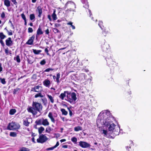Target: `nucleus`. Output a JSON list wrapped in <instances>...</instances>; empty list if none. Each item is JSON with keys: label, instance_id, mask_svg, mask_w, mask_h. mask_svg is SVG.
<instances>
[{"label": "nucleus", "instance_id": "f257e3e1", "mask_svg": "<svg viewBox=\"0 0 151 151\" xmlns=\"http://www.w3.org/2000/svg\"><path fill=\"white\" fill-rule=\"evenodd\" d=\"M115 119L111 115L110 112L107 110H104L101 112L99 115L96 120V124L99 127L101 125H103L104 127L107 129H103L102 133L105 136H108L109 135L114 134V135H118L122 130L120 129L119 126L116 125L113 122Z\"/></svg>", "mask_w": 151, "mask_h": 151}, {"label": "nucleus", "instance_id": "f03ea898", "mask_svg": "<svg viewBox=\"0 0 151 151\" xmlns=\"http://www.w3.org/2000/svg\"><path fill=\"white\" fill-rule=\"evenodd\" d=\"M42 106L40 103L33 101L32 103V107L28 106L27 108L28 111L31 113L33 115H35L37 112H40L42 110Z\"/></svg>", "mask_w": 151, "mask_h": 151}, {"label": "nucleus", "instance_id": "7ed1b4c3", "mask_svg": "<svg viewBox=\"0 0 151 151\" xmlns=\"http://www.w3.org/2000/svg\"><path fill=\"white\" fill-rule=\"evenodd\" d=\"M67 92V96L65 100L70 104H75L77 99L76 94L74 92H71L68 91Z\"/></svg>", "mask_w": 151, "mask_h": 151}, {"label": "nucleus", "instance_id": "20e7f679", "mask_svg": "<svg viewBox=\"0 0 151 151\" xmlns=\"http://www.w3.org/2000/svg\"><path fill=\"white\" fill-rule=\"evenodd\" d=\"M66 8H68L66 10L67 13H69L71 12H76V5L73 2L70 1L67 2L65 4L64 7L65 9Z\"/></svg>", "mask_w": 151, "mask_h": 151}, {"label": "nucleus", "instance_id": "39448f33", "mask_svg": "<svg viewBox=\"0 0 151 151\" xmlns=\"http://www.w3.org/2000/svg\"><path fill=\"white\" fill-rule=\"evenodd\" d=\"M104 57H105L107 64L110 67H114L117 65V63L113 59L112 55L110 53H108L107 56L105 55Z\"/></svg>", "mask_w": 151, "mask_h": 151}, {"label": "nucleus", "instance_id": "423d86ee", "mask_svg": "<svg viewBox=\"0 0 151 151\" xmlns=\"http://www.w3.org/2000/svg\"><path fill=\"white\" fill-rule=\"evenodd\" d=\"M35 123L37 125H43L44 126H47L49 125V123L47 119L41 118L37 120L35 122Z\"/></svg>", "mask_w": 151, "mask_h": 151}, {"label": "nucleus", "instance_id": "0eeeda50", "mask_svg": "<svg viewBox=\"0 0 151 151\" xmlns=\"http://www.w3.org/2000/svg\"><path fill=\"white\" fill-rule=\"evenodd\" d=\"M101 48L102 50L106 52V54H104V56L105 55L107 56L108 55V53H110L109 52L110 50V46L106 42H104V43L102 44L101 45Z\"/></svg>", "mask_w": 151, "mask_h": 151}, {"label": "nucleus", "instance_id": "6e6552de", "mask_svg": "<svg viewBox=\"0 0 151 151\" xmlns=\"http://www.w3.org/2000/svg\"><path fill=\"white\" fill-rule=\"evenodd\" d=\"M20 127L19 124L14 122L10 123L8 126V129L10 130H14L18 129Z\"/></svg>", "mask_w": 151, "mask_h": 151}, {"label": "nucleus", "instance_id": "1a4fd4ad", "mask_svg": "<svg viewBox=\"0 0 151 151\" xmlns=\"http://www.w3.org/2000/svg\"><path fill=\"white\" fill-rule=\"evenodd\" d=\"M48 139L45 135L41 134L39 135V137L37 139V141L38 143H42L46 142Z\"/></svg>", "mask_w": 151, "mask_h": 151}, {"label": "nucleus", "instance_id": "9d476101", "mask_svg": "<svg viewBox=\"0 0 151 151\" xmlns=\"http://www.w3.org/2000/svg\"><path fill=\"white\" fill-rule=\"evenodd\" d=\"M87 76L84 73H81L77 75L76 77V79L81 82H83L86 80Z\"/></svg>", "mask_w": 151, "mask_h": 151}, {"label": "nucleus", "instance_id": "9b49d317", "mask_svg": "<svg viewBox=\"0 0 151 151\" xmlns=\"http://www.w3.org/2000/svg\"><path fill=\"white\" fill-rule=\"evenodd\" d=\"M31 91L37 92H41L42 91V87L38 85L31 88Z\"/></svg>", "mask_w": 151, "mask_h": 151}, {"label": "nucleus", "instance_id": "f8f14e48", "mask_svg": "<svg viewBox=\"0 0 151 151\" xmlns=\"http://www.w3.org/2000/svg\"><path fill=\"white\" fill-rule=\"evenodd\" d=\"M79 145L82 147L86 148L90 147L91 146L89 143L83 141H80L79 143Z\"/></svg>", "mask_w": 151, "mask_h": 151}, {"label": "nucleus", "instance_id": "ddd939ff", "mask_svg": "<svg viewBox=\"0 0 151 151\" xmlns=\"http://www.w3.org/2000/svg\"><path fill=\"white\" fill-rule=\"evenodd\" d=\"M5 42L6 45L8 47H10L13 45V41L11 37H9L6 39Z\"/></svg>", "mask_w": 151, "mask_h": 151}, {"label": "nucleus", "instance_id": "4468645a", "mask_svg": "<svg viewBox=\"0 0 151 151\" xmlns=\"http://www.w3.org/2000/svg\"><path fill=\"white\" fill-rule=\"evenodd\" d=\"M35 38V36L34 35H32L29 38V39L26 42V44L30 45H33Z\"/></svg>", "mask_w": 151, "mask_h": 151}, {"label": "nucleus", "instance_id": "2eb2a0df", "mask_svg": "<svg viewBox=\"0 0 151 151\" xmlns=\"http://www.w3.org/2000/svg\"><path fill=\"white\" fill-rule=\"evenodd\" d=\"M67 92H68V91H64L63 93H62L59 96V98L62 100H63L65 98H66L67 94Z\"/></svg>", "mask_w": 151, "mask_h": 151}, {"label": "nucleus", "instance_id": "dca6fc26", "mask_svg": "<svg viewBox=\"0 0 151 151\" xmlns=\"http://www.w3.org/2000/svg\"><path fill=\"white\" fill-rule=\"evenodd\" d=\"M43 33V32L42 29V28L41 27L39 26L37 31L36 38H38L39 35H42Z\"/></svg>", "mask_w": 151, "mask_h": 151}, {"label": "nucleus", "instance_id": "f3484780", "mask_svg": "<svg viewBox=\"0 0 151 151\" xmlns=\"http://www.w3.org/2000/svg\"><path fill=\"white\" fill-rule=\"evenodd\" d=\"M82 3L83 4V7L86 8L88 9V5L87 0H81Z\"/></svg>", "mask_w": 151, "mask_h": 151}, {"label": "nucleus", "instance_id": "a211bd4d", "mask_svg": "<svg viewBox=\"0 0 151 151\" xmlns=\"http://www.w3.org/2000/svg\"><path fill=\"white\" fill-rule=\"evenodd\" d=\"M43 84L46 87H49L50 84V82L49 80L46 79L43 82Z\"/></svg>", "mask_w": 151, "mask_h": 151}, {"label": "nucleus", "instance_id": "6ab92c4d", "mask_svg": "<svg viewBox=\"0 0 151 151\" xmlns=\"http://www.w3.org/2000/svg\"><path fill=\"white\" fill-rule=\"evenodd\" d=\"M48 117L50 119L52 122L53 123H55V120L52 116V112H50L48 114Z\"/></svg>", "mask_w": 151, "mask_h": 151}, {"label": "nucleus", "instance_id": "aec40b11", "mask_svg": "<svg viewBox=\"0 0 151 151\" xmlns=\"http://www.w3.org/2000/svg\"><path fill=\"white\" fill-rule=\"evenodd\" d=\"M37 11L38 12L39 14L38 16L39 17H40L42 13V9L40 6H38L37 8Z\"/></svg>", "mask_w": 151, "mask_h": 151}, {"label": "nucleus", "instance_id": "412c9836", "mask_svg": "<svg viewBox=\"0 0 151 151\" xmlns=\"http://www.w3.org/2000/svg\"><path fill=\"white\" fill-rule=\"evenodd\" d=\"M44 96V94L42 93L41 92H39L38 93L35 95V98H37L39 97L43 98Z\"/></svg>", "mask_w": 151, "mask_h": 151}, {"label": "nucleus", "instance_id": "4be33fe9", "mask_svg": "<svg viewBox=\"0 0 151 151\" xmlns=\"http://www.w3.org/2000/svg\"><path fill=\"white\" fill-rule=\"evenodd\" d=\"M56 10L55 9H54L53 10V14H52V17L53 18V19L54 20H55L57 19V15L55 14L56 12Z\"/></svg>", "mask_w": 151, "mask_h": 151}, {"label": "nucleus", "instance_id": "5701e85b", "mask_svg": "<svg viewBox=\"0 0 151 151\" xmlns=\"http://www.w3.org/2000/svg\"><path fill=\"white\" fill-rule=\"evenodd\" d=\"M60 77V73H58L57 74L56 76V79L55 80V81L56 82L58 83H59L60 82L59 81V79Z\"/></svg>", "mask_w": 151, "mask_h": 151}, {"label": "nucleus", "instance_id": "b1692460", "mask_svg": "<svg viewBox=\"0 0 151 151\" xmlns=\"http://www.w3.org/2000/svg\"><path fill=\"white\" fill-rule=\"evenodd\" d=\"M4 4L7 7H9L10 6V1L9 0H5L4 1Z\"/></svg>", "mask_w": 151, "mask_h": 151}, {"label": "nucleus", "instance_id": "393cba45", "mask_svg": "<svg viewBox=\"0 0 151 151\" xmlns=\"http://www.w3.org/2000/svg\"><path fill=\"white\" fill-rule=\"evenodd\" d=\"M47 96L50 101L51 102L52 104L54 102L53 97H52L51 95H50L49 94H47Z\"/></svg>", "mask_w": 151, "mask_h": 151}, {"label": "nucleus", "instance_id": "a878e982", "mask_svg": "<svg viewBox=\"0 0 151 151\" xmlns=\"http://www.w3.org/2000/svg\"><path fill=\"white\" fill-rule=\"evenodd\" d=\"M16 112V111L15 109H11L9 111V114L10 115H14Z\"/></svg>", "mask_w": 151, "mask_h": 151}, {"label": "nucleus", "instance_id": "bb28decb", "mask_svg": "<svg viewBox=\"0 0 151 151\" xmlns=\"http://www.w3.org/2000/svg\"><path fill=\"white\" fill-rule=\"evenodd\" d=\"M45 130L44 128L42 127H41L40 128H38V131L39 133L40 134H41L42 133L43 131Z\"/></svg>", "mask_w": 151, "mask_h": 151}, {"label": "nucleus", "instance_id": "cd10ccee", "mask_svg": "<svg viewBox=\"0 0 151 151\" xmlns=\"http://www.w3.org/2000/svg\"><path fill=\"white\" fill-rule=\"evenodd\" d=\"M32 50L34 53L36 55L39 54L42 52V50H38L35 49H33Z\"/></svg>", "mask_w": 151, "mask_h": 151}, {"label": "nucleus", "instance_id": "c85d7f7f", "mask_svg": "<svg viewBox=\"0 0 151 151\" xmlns=\"http://www.w3.org/2000/svg\"><path fill=\"white\" fill-rule=\"evenodd\" d=\"M75 131L77 132L79 131L82 130V128L80 126H78V127H75L74 128Z\"/></svg>", "mask_w": 151, "mask_h": 151}, {"label": "nucleus", "instance_id": "c756f323", "mask_svg": "<svg viewBox=\"0 0 151 151\" xmlns=\"http://www.w3.org/2000/svg\"><path fill=\"white\" fill-rule=\"evenodd\" d=\"M73 23L71 22H69L67 23V24L68 25H70V27H72L73 29H75V26L73 25Z\"/></svg>", "mask_w": 151, "mask_h": 151}, {"label": "nucleus", "instance_id": "7c9ffc66", "mask_svg": "<svg viewBox=\"0 0 151 151\" xmlns=\"http://www.w3.org/2000/svg\"><path fill=\"white\" fill-rule=\"evenodd\" d=\"M4 51L5 53L7 55L9 53L10 54H11V51L9 50V48L8 47H7L5 49Z\"/></svg>", "mask_w": 151, "mask_h": 151}, {"label": "nucleus", "instance_id": "2f4dec72", "mask_svg": "<svg viewBox=\"0 0 151 151\" xmlns=\"http://www.w3.org/2000/svg\"><path fill=\"white\" fill-rule=\"evenodd\" d=\"M29 149L25 147H22L19 151H29Z\"/></svg>", "mask_w": 151, "mask_h": 151}, {"label": "nucleus", "instance_id": "473e14b6", "mask_svg": "<svg viewBox=\"0 0 151 151\" xmlns=\"http://www.w3.org/2000/svg\"><path fill=\"white\" fill-rule=\"evenodd\" d=\"M61 111L62 112V114L66 115L68 114V112L64 109H61Z\"/></svg>", "mask_w": 151, "mask_h": 151}, {"label": "nucleus", "instance_id": "72a5a7b5", "mask_svg": "<svg viewBox=\"0 0 151 151\" xmlns=\"http://www.w3.org/2000/svg\"><path fill=\"white\" fill-rule=\"evenodd\" d=\"M0 81L2 84L4 85L6 84V83L5 79L4 78H2L0 77Z\"/></svg>", "mask_w": 151, "mask_h": 151}, {"label": "nucleus", "instance_id": "f704fd0d", "mask_svg": "<svg viewBox=\"0 0 151 151\" xmlns=\"http://www.w3.org/2000/svg\"><path fill=\"white\" fill-rule=\"evenodd\" d=\"M14 59L15 60H16L17 63H19L20 62V60L19 58V57L18 55L16 57H14Z\"/></svg>", "mask_w": 151, "mask_h": 151}, {"label": "nucleus", "instance_id": "c9c22d12", "mask_svg": "<svg viewBox=\"0 0 151 151\" xmlns=\"http://www.w3.org/2000/svg\"><path fill=\"white\" fill-rule=\"evenodd\" d=\"M30 19L31 20H33V21H34L35 20V17L34 14H31L30 15Z\"/></svg>", "mask_w": 151, "mask_h": 151}, {"label": "nucleus", "instance_id": "e433bc0d", "mask_svg": "<svg viewBox=\"0 0 151 151\" xmlns=\"http://www.w3.org/2000/svg\"><path fill=\"white\" fill-rule=\"evenodd\" d=\"M102 24V22L101 21H99L98 24L99 26L101 29L103 30L104 26H103Z\"/></svg>", "mask_w": 151, "mask_h": 151}, {"label": "nucleus", "instance_id": "4c0bfd02", "mask_svg": "<svg viewBox=\"0 0 151 151\" xmlns=\"http://www.w3.org/2000/svg\"><path fill=\"white\" fill-rule=\"evenodd\" d=\"M17 133L15 132H11L10 133V136L11 137H15L17 136Z\"/></svg>", "mask_w": 151, "mask_h": 151}, {"label": "nucleus", "instance_id": "58836bf2", "mask_svg": "<svg viewBox=\"0 0 151 151\" xmlns=\"http://www.w3.org/2000/svg\"><path fill=\"white\" fill-rule=\"evenodd\" d=\"M6 37V36L4 35L3 32L0 33V37L1 39H3Z\"/></svg>", "mask_w": 151, "mask_h": 151}, {"label": "nucleus", "instance_id": "ea45409f", "mask_svg": "<svg viewBox=\"0 0 151 151\" xmlns=\"http://www.w3.org/2000/svg\"><path fill=\"white\" fill-rule=\"evenodd\" d=\"M71 140L74 143H76L77 141V138L76 137H73L71 138Z\"/></svg>", "mask_w": 151, "mask_h": 151}, {"label": "nucleus", "instance_id": "a19ab883", "mask_svg": "<svg viewBox=\"0 0 151 151\" xmlns=\"http://www.w3.org/2000/svg\"><path fill=\"white\" fill-rule=\"evenodd\" d=\"M51 131V128L50 127H48L46 128V132L48 133H50Z\"/></svg>", "mask_w": 151, "mask_h": 151}, {"label": "nucleus", "instance_id": "79ce46f5", "mask_svg": "<svg viewBox=\"0 0 151 151\" xmlns=\"http://www.w3.org/2000/svg\"><path fill=\"white\" fill-rule=\"evenodd\" d=\"M29 122L27 120H25L24 121L23 124L26 126H29Z\"/></svg>", "mask_w": 151, "mask_h": 151}, {"label": "nucleus", "instance_id": "37998d69", "mask_svg": "<svg viewBox=\"0 0 151 151\" xmlns=\"http://www.w3.org/2000/svg\"><path fill=\"white\" fill-rule=\"evenodd\" d=\"M54 70V69L51 68H49L46 69L44 70L45 72H48L50 71H52Z\"/></svg>", "mask_w": 151, "mask_h": 151}, {"label": "nucleus", "instance_id": "c03bdc74", "mask_svg": "<svg viewBox=\"0 0 151 151\" xmlns=\"http://www.w3.org/2000/svg\"><path fill=\"white\" fill-rule=\"evenodd\" d=\"M46 63V61L44 59L41 61L40 63V64L42 65H45Z\"/></svg>", "mask_w": 151, "mask_h": 151}, {"label": "nucleus", "instance_id": "a18cd8bd", "mask_svg": "<svg viewBox=\"0 0 151 151\" xmlns=\"http://www.w3.org/2000/svg\"><path fill=\"white\" fill-rule=\"evenodd\" d=\"M21 16L23 19L24 20H26V19L25 15L24 13H22L21 14Z\"/></svg>", "mask_w": 151, "mask_h": 151}, {"label": "nucleus", "instance_id": "49530a36", "mask_svg": "<svg viewBox=\"0 0 151 151\" xmlns=\"http://www.w3.org/2000/svg\"><path fill=\"white\" fill-rule=\"evenodd\" d=\"M5 13L4 12H2L1 14V17L2 19H4L5 18Z\"/></svg>", "mask_w": 151, "mask_h": 151}, {"label": "nucleus", "instance_id": "de8ad7c7", "mask_svg": "<svg viewBox=\"0 0 151 151\" xmlns=\"http://www.w3.org/2000/svg\"><path fill=\"white\" fill-rule=\"evenodd\" d=\"M33 29L32 28L29 27L28 28V32L29 33H32L33 32Z\"/></svg>", "mask_w": 151, "mask_h": 151}, {"label": "nucleus", "instance_id": "09e8293b", "mask_svg": "<svg viewBox=\"0 0 151 151\" xmlns=\"http://www.w3.org/2000/svg\"><path fill=\"white\" fill-rule=\"evenodd\" d=\"M55 148V147L54 146L53 147H52L47 148L46 149V150H53Z\"/></svg>", "mask_w": 151, "mask_h": 151}, {"label": "nucleus", "instance_id": "8fccbe9b", "mask_svg": "<svg viewBox=\"0 0 151 151\" xmlns=\"http://www.w3.org/2000/svg\"><path fill=\"white\" fill-rule=\"evenodd\" d=\"M68 109L69 112V115L70 116H71L73 115V113L70 110V109L69 108H68Z\"/></svg>", "mask_w": 151, "mask_h": 151}, {"label": "nucleus", "instance_id": "3c124183", "mask_svg": "<svg viewBox=\"0 0 151 151\" xmlns=\"http://www.w3.org/2000/svg\"><path fill=\"white\" fill-rule=\"evenodd\" d=\"M53 31L55 33H58L60 32L59 31L58 29L55 28H53Z\"/></svg>", "mask_w": 151, "mask_h": 151}, {"label": "nucleus", "instance_id": "603ef678", "mask_svg": "<svg viewBox=\"0 0 151 151\" xmlns=\"http://www.w3.org/2000/svg\"><path fill=\"white\" fill-rule=\"evenodd\" d=\"M7 31L8 32V34L9 35H12V30L9 31L8 30H7Z\"/></svg>", "mask_w": 151, "mask_h": 151}, {"label": "nucleus", "instance_id": "864d4df0", "mask_svg": "<svg viewBox=\"0 0 151 151\" xmlns=\"http://www.w3.org/2000/svg\"><path fill=\"white\" fill-rule=\"evenodd\" d=\"M0 43H1V45L3 47L5 45L4 42H3V40H0Z\"/></svg>", "mask_w": 151, "mask_h": 151}, {"label": "nucleus", "instance_id": "5fc2aeb1", "mask_svg": "<svg viewBox=\"0 0 151 151\" xmlns=\"http://www.w3.org/2000/svg\"><path fill=\"white\" fill-rule=\"evenodd\" d=\"M14 3V4L15 5H17V2L16 1V0H11Z\"/></svg>", "mask_w": 151, "mask_h": 151}, {"label": "nucleus", "instance_id": "6e6d98bb", "mask_svg": "<svg viewBox=\"0 0 151 151\" xmlns=\"http://www.w3.org/2000/svg\"><path fill=\"white\" fill-rule=\"evenodd\" d=\"M9 23L11 24V26L14 29V25L13 24L12 22L10 20H9Z\"/></svg>", "mask_w": 151, "mask_h": 151}, {"label": "nucleus", "instance_id": "4d7b16f0", "mask_svg": "<svg viewBox=\"0 0 151 151\" xmlns=\"http://www.w3.org/2000/svg\"><path fill=\"white\" fill-rule=\"evenodd\" d=\"M47 18L50 21H51L52 20V19L51 18V16L50 14H49L48 15Z\"/></svg>", "mask_w": 151, "mask_h": 151}, {"label": "nucleus", "instance_id": "13d9d810", "mask_svg": "<svg viewBox=\"0 0 151 151\" xmlns=\"http://www.w3.org/2000/svg\"><path fill=\"white\" fill-rule=\"evenodd\" d=\"M55 27H58L60 26V24L57 23L55 24Z\"/></svg>", "mask_w": 151, "mask_h": 151}, {"label": "nucleus", "instance_id": "bf43d9fd", "mask_svg": "<svg viewBox=\"0 0 151 151\" xmlns=\"http://www.w3.org/2000/svg\"><path fill=\"white\" fill-rule=\"evenodd\" d=\"M2 64L0 63V72H1L2 71Z\"/></svg>", "mask_w": 151, "mask_h": 151}, {"label": "nucleus", "instance_id": "052dcab7", "mask_svg": "<svg viewBox=\"0 0 151 151\" xmlns=\"http://www.w3.org/2000/svg\"><path fill=\"white\" fill-rule=\"evenodd\" d=\"M59 145V142H57L56 145H55L54 146L55 147V148L57 146H58Z\"/></svg>", "mask_w": 151, "mask_h": 151}, {"label": "nucleus", "instance_id": "680f3d73", "mask_svg": "<svg viewBox=\"0 0 151 151\" xmlns=\"http://www.w3.org/2000/svg\"><path fill=\"white\" fill-rule=\"evenodd\" d=\"M45 33L46 34H48L49 33V30L47 29L45 31Z\"/></svg>", "mask_w": 151, "mask_h": 151}, {"label": "nucleus", "instance_id": "e2e57ef3", "mask_svg": "<svg viewBox=\"0 0 151 151\" xmlns=\"http://www.w3.org/2000/svg\"><path fill=\"white\" fill-rule=\"evenodd\" d=\"M106 29H104V32H106V33L109 32V30H107V31H106Z\"/></svg>", "mask_w": 151, "mask_h": 151}, {"label": "nucleus", "instance_id": "0e129e2a", "mask_svg": "<svg viewBox=\"0 0 151 151\" xmlns=\"http://www.w3.org/2000/svg\"><path fill=\"white\" fill-rule=\"evenodd\" d=\"M88 12H89V14L90 15V16H91V10L89 9H88Z\"/></svg>", "mask_w": 151, "mask_h": 151}, {"label": "nucleus", "instance_id": "69168bd1", "mask_svg": "<svg viewBox=\"0 0 151 151\" xmlns=\"http://www.w3.org/2000/svg\"><path fill=\"white\" fill-rule=\"evenodd\" d=\"M66 141V139H61L60 140V141L61 142H64L65 141Z\"/></svg>", "mask_w": 151, "mask_h": 151}, {"label": "nucleus", "instance_id": "338daca9", "mask_svg": "<svg viewBox=\"0 0 151 151\" xmlns=\"http://www.w3.org/2000/svg\"><path fill=\"white\" fill-rule=\"evenodd\" d=\"M32 142H33L34 143H35L36 142L35 141V139L34 137H33L32 138Z\"/></svg>", "mask_w": 151, "mask_h": 151}, {"label": "nucleus", "instance_id": "774afa93", "mask_svg": "<svg viewBox=\"0 0 151 151\" xmlns=\"http://www.w3.org/2000/svg\"><path fill=\"white\" fill-rule=\"evenodd\" d=\"M45 52H46V53L47 52H48V50L47 49V48H46L45 49Z\"/></svg>", "mask_w": 151, "mask_h": 151}]
</instances>
